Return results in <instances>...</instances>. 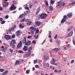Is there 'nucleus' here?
Listing matches in <instances>:
<instances>
[{"instance_id":"f257e3e1","label":"nucleus","mask_w":75,"mask_h":75,"mask_svg":"<svg viewBox=\"0 0 75 75\" xmlns=\"http://www.w3.org/2000/svg\"><path fill=\"white\" fill-rule=\"evenodd\" d=\"M22 43L23 44H24L25 45H27V46H29V45H31V41L28 40L27 42V37L25 36L23 38V40H22Z\"/></svg>"},{"instance_id":"f03ea898","label":"nucleus","mask_w":75,"mask_h":75,"mask_svg":"<svg viewBox=\"0 0 75 75\" xmlns=\"http://www.w3.org/2000/svg\"><path fill=\"white\" fill-rule=\"evenodd\" d=\"M16 42L15 41V40H12L11 42L10 45L11 46L12 48H14V47H16Z\"/></svg>"},{"instance_id":"7ed1b4c3","label":"nucleus","mask_w":75,"mask_h":75,"mask_svg":"<svg viewBox=\"0 0 75 75\" xmlns=\"http://www.w3.org/2000/svg\"><path fill=\"white\" fill-rule=\"evenodd\" d=\"M47 16V14L46 13H42L40 15V18L41 19H45L46 17Z\"/></svg>"},{"instance_id":"20e7f679","label":"nucleus","mask_w":75,"mask_h":75,"mask_svg":"<svg viewBox=\"0 0 75 75\" xmlns=\"http://www.w3.org/2000/svg\"><path fill=\"white\" fill-rule=\"evenodd\" d=\"M66 19H68V18L67 17V16L66 15H64V16L63 18L61 21V23H64L66 21Z\"/></svg>"},{"instance_id":"39448f33","label":"nucleus","mask_w":75,"mask_h":75,"mask_svg":"<svg viewBox=\"0 0 75 75\" xmlns=\"http://www.w3.org/2000/svg\"><path fill=\"white\" fill-rule=\"evenodd\" d=\"M17 8V7L14 5H12L10 8V11H13V10H16Z\"/></svg>"},{"instance_id":"423d86ee","label":"nucleus","mask_w":75,"mask_h":75,"mask_svg":"<svg viewBox=\"0 0 75 75\" xmlns=\"http://www.w3.org/2000/svg\"><path fill=\"white\" fill-rule=\"evenodd\" d=\"M5 38L6 40H11V37L10 36V35H6L5 36Z\"/></svg>"},{"instance_id":"0eeeda50","label":"nucleus","mask_w":75,"mask_h":75,"mask_svg":"<svg viewBox=\"0 0 75 75\" xmlns=\"http://www.w3.org/2000/svg\"><path fill=\"white\" fill-rule=\"evenodd\" d=\"M22 47V42L21 41L17 45V48L20 49Z\"/></svg>"},{"instance_id":"6e6552de","label":"nucleus","mask_w":75,"mask_h":75,"mask_svg":"<svg viewBox=\"0 0 75 75\" xmlns=\"http://www.w3.org/2000/svg\"><path fill=\"white\" fill-rule=\"evenodd\" d=\"M20 33H21V32L20 30H18L16 32L15 34L16 36L17 37H19V36L20 35Z\"/></svg>"},{"instance_id":"1a4fd4ad","label":"nucleus","mask_w":75,"mask_h":75,"mask_svg":"<svg viewBox=\"0 0 75 75\" xmlns=\"http://www.w3.org/2000/svg\"><path fill=\"white\" fill-rule=\"evenodd\" d=\"M16 28V25H15L11 28V29L9 30L8 31L11 32L12 30H14V28Z\"/></svg>"},{"instance_id":"9d476101","label":"nucleus","mask_w":75,"mask_h":75,"mask_svg":"<svg viewBox=\"0 0 75 75\" xmlns=\"http://www.w3.org/2000/svg\"><path fill=\"white\" fill-rule=\"evenodd\" d=\"M23 50L24 51H27L28 50V47L26 46H24Z\"/></svg>"},{"instance_id":"9b49d317","label":"nucleus","mask_w":75,"mask_h":75,"mask_svg":"<svg viewBox=\"0 0 75 75\" xmlns=\"http://www.w3.org/2000/svg\"><path fill=\"white\" fill-rule=\"evenodd\" d=\"M41 24V22L39 21H36L35 22V25L36 26H40Z\"/></svg>"},{"instance_id":"f8f14e48","label":"nucleus","mask_w":75,"mask_h":75,"mask_svg":"<svg viewBox=\"0 0 75 75\" xmlns=\"http://www.w3.org/2000/svg\"><path fill=\"white\" fill-rule=\"evenodd\" d=\"M67 16L68 18H71L72 16V13H69L67 14Z\"/></svg>"},{"instance_id":"ddd939ff","label":"nucleus","mask_w":75,"mask_h":75,"mask_svg":"<svg viewBox=\"0 0 75 75\" xmlns=\"http://www.w3.org/2000/svg\"><path fill=\"white\" fill-rule=\"evenodd\" d=\"M30 30H33V31H35L36 30H37L38 32V28H35L34 27L32 26L30 27Z\"/></svg>"},{"instance_id":"4468645a","label":"nucleus","mask_w":75,"mask_h":75,"mask_svg":"<svg viewBox=\"0 0 75 75\" xmlns=\"http://www.w3.org/2000/svg\"><path fill=\"white\" fill-rule=\"evenodd\" d=\"M20 61L19 60H17L16 61L15 65H14L15 66H16V65H19L20 64Z\"/></svg>"},{"instance_id":"2eb2a0df","label":"nucleus","mask_w":75,"mask_h":75,"mask_svg":"<svg viewBox=\"0 0 75 75\" xmlns=\"http://www.w3.org/2000/svg\"><path fill=\"white\" fill-rule=\"evenodd\" d=\"M8 4H9L8 2H7L6 4H4V5H3V7L4 8L7 7V6H8Z\"/></svg>"},{"instance_id":"dca6fc26","label":"nucleus","mask_w":75,"mask_h":75,"mask_svg":"<svg viewBox=\"0 0 75 75\" xmlns=\"http://www.w3.org/2000/svg\"><path fill=\"white\" fill-rule=\"evenodd\" d=\"M73 34V32L71 31V32L68 35V37H71L72 35Z\"/></svg>"},{"instance_id":"f3484780","label":"nucleus","mask_w":75,"mask_h":75,"mask_svg":"<svg viewBox=\"0 0 75 75\" xmlns=\"http://www.w3.org/2000/svg\"><path fill=\"white\" fill-rule=\"evenodd\" d=\"M44 58L45 60H47V59H49V57L45 55L44 57Z\"/></svg>"},{"instance_id":"a211bd4d","label":"nucleus","mask_w":75,"mask_h":75,"mask_svg":"<svg viewBox=\"0 0 75 75\" xmlns=\"http://www.w3.org/2000/svg\"><path fill=\"white\" fill-rule=\"evenodd\" d=\"M52 50L53 51H56V52H57L59 51V49L58 48H55L54 49H52Z\"/></svg>"},{"instance_id":"6ab92c4d","label":"nucleus","mask_w":75,"mask_h":75,"mask_svg":"<svg viewBox=\"0 0 75 75\" xmlns=\"http://www.w3.org/2000/svg\"><path fill=\"white\" fill-rule=\"evenodd\" d=\"M30 54L31 52H29L28 51V52L26 53V55H27V56H30Z\"/></svg>"},{"instance_id":"aec40b11","label":"nucleus","mask_w":75,"mask_h":75,"mask_svg":"<svg viewBox=\"0 0 75 75\" xmlns=\"http://www.w3.org/2000/svg\"><path fill=\"white\" fill-rule=\"evenodd\" d=\"M24 26L22 25H21V24H20L19 26V28H21L23 29V28H24Z\"/></svg>"},{"instance_id":"412c9836","label":"nucleus","mask_w":75,"mask_h":75,"mask_svg":"<svg viewBox=\"0 0 75 75\" xmlns=\"http://www.w3.org/2000/svg\"><path fill=\"white\" fill-rule=\"evenodd\" d=\"M58 6H62V2L61 1H59L58 3V4L57 5Z\"/></svg>"},{"instance_id":"4be33fe9","label":"nucleus","mask_w":75,"mask_h":75,"mask_svg":"<svg viewBox=\"0 0 75 75\" xmlns=\"http://www.w3.org/2000/svg\"><path fill=\"white\" fill-rule=\"evenodd\" d=\"M7 72H8V71L7 70L6 71H4L3 73V74H2V75H5L6 74H7Z\"/></svg>"},{"instance_id":"5701e85b","label":"nucleus","mask_w":75,"mask_h":75,"mask_svg":"<svg viewBox=\"0 0 75 75\" xmlns=\"http://www.w3.org/2000/svg\"><path fill=\"white\" fill-rule=\"evenodd\" d=\"M49 8L50 9V11H53V7H52V6H49Z\"/></svg>"},{"instance_id":"b1692460","label":"nucleus","mask_w":75,"mask_h":75,"mask_svg":"<svg viewBox=\"0 0 75 75\" xmlns=\"http://www.w3.org/2000/svg\"><path fill=\"white\" fill-rule=\"evenodd\" d=\"M40 7H39L38 8V9H37V11L36 12V14L37 15V14H38V13H39V12H40Z\"/></svg>"},{"instance_id":"393cba45","label":"nucleus","mask_w":75,"mask_h":75,"mask_svg":"<svg viewBox=\"0 0 75 75\" xmlns=\"http://www.w3.org/2000/svg\"><path fill=\"white\" fill-rule=\"evenodd\" d=\"M33 24V23H32V22H31V21H30V22L29 23L28 22L27 23V24L28 25H32Z\"/></svg>"},{"instance_id":"a878e982","label":"nucleus","mask_w":75,"mask_h":75,"mask_svg":"<svg viewBox=\"0 0 75 75\" xmlns=\"http://www.w3.org/2000/svg\"><path fill=\"white\" fill-rule=\"evenodd\" d=\"M38 32L37 30H35L34 31H35V34H37V33L38 34H39V33H40V31L38 30Z\"/></svg>"},{"instance_id":"bb28decb","label":"nucleus","mask_w":75,"mask_h":75,"mask_svg":"<svg viewBox=\"0 0 75 75\" xmlns=\"http://www.w3.org/2000/svg\"><path fill=\"white\" fill-rule=\"evenodd\" d=\"M55 1H54L53 0H51L50 3L51 4H54V3H55Z\"/></svg>"},{"instance_id":"cd10ccee","label":"nucleus","mask_w":75,"mask_h":75,"mask_svg":"<svg viewBox=\"0 0 75 75\" xmlns=\"http://www.w3.org/2000/svg\"><path fill=\"white\" fill-rule=\"evenodd\" d=\"M50 63L51 64H52L53 65H57V64L55 63H54V62H53L52 61H51L50 62Z\"/></svg>"},{"instance_id":"c85d7f7f","label":"nucleus","mask_w":75,"mask_h":75,"mask_svg":"<svg viewBox=\"0 0 75 75\" xmlns=\"http://www.w3.org/2000/svg\"><path fill=\"white\" fill-rule=\"evenodd\" d=\"M73 28V26H71L69 28L68 30L67 31H69L70 30H71V29H72Z\"/></svg>"},{"instance_id":"c756f323","label":"nucleus","mask_w":75,"mask_h":75,"mask_svg":"<svg viewBox=\"0 0 75 75\" xmlns=\"http://www.w3.org/2000/svg\"><path fill=\"white\" fill-rule=\"evenodd\" d=\"M32 47L31 46H30L29 47V49L28 50V51L29 52H31V50H32Z\"/></svg>"},{"instance_id":"7c9ffc66","label":"nucleus","mask_w":75,"mask_h":75,"mask_svg":"<svg viewBox=\"0 0 75 75\" xmlns=\"http://www.w3.org/2000/svg\"><path fill=\"white\" fill-rule=\"evenodd\" d=\"M25 20V18H24L20 22H24Z\"/></svg>"},{"instance_id":"2f4dec72","label":"nucleus","mask_w":75,"mask_h":75,"mask_svg":"<svg viewBox=\"0 0 75 75\" xmlns=\"http://www.w3.org/2000/svg\"><path fill=\"white\" fill-rule=\"evenodd\" d=\"M18 52L19 53H20V54H23L24 53V52L21 51V50H19Z\"/></svg>"},{"instance_id":"473e14b6","label":"nucleus","mask_w":75,"mask_h":75,"mask_svg":"<svg viewBox=\"0 0 75 75\" xmlns=\"http://www.w3.org/2000/svg\"><path fill=\"white\" fill-rule=\"evenodd\" d=\"M22 17H25L26 16V13H25L24 14H22Z\"/></svg>"},{"instance_id":"72a5a7b5","label":"nucleus","mask_w":75,"mask_h":75,"mask_svg":"<svg viewBox=\"0 0 75 75\" xmlns=\"http://www.w3.org/2000/svg\"><path fill=\"white\" fill-rule=\"evenodd\" d=\"M65 5V3L64 2H62V6H64Z\"/></svg>"},{"instance_id":"f704fd0d","label":"nucleus","mask_w":75,"mask_h":75,"mask_svg":"<svg viewBox=\"0 0 75 75\" xmlns=\"http://www.w3.org/2000/svg\"><path fill=\"white\" fill-rule=\"evenodd\" d=\"M62 60H63V61H64V62H65V61H67V59H66V58H65V57H63L62 58Z\"/></svg>"},{"instance_id":"c9c22d12","label":"nucleus","mask_w":75,"mask_h":75,"mask_svg":"<svg viewBox=\"0 0 75 75\" xmlns=\"http://www.w3.org/2000/svg\"><path fill=\"white\" fill-rule=\"evenodd\" d=\"M10 52L11 53H12V52H13V50L11 49V48L9 49Z\"/></svg>"},{"instance_id":"e433bc0d","label":"nucleus","mask_w":75,"mask_h":75,"mask_svg":"<svg viewBox=\"0 0 75 75\" xmlns=\"http://www.w3.org/2000/svg\"><path fill=\"white\" fill-rule=\"evenodd\" d=\"M1 48H3L4 49V50H2V51L3 52H5V50L4 49V46H2L1 47Z\"/></svg>"},{"instance_id":"4c0bfd02","label":"nucleus","mask_w":75,"mask_h":75,"mask_svg":"<svg viewBox=\"0 0 75 75\" xmlns=\"http://www.w3.org/2000/svg\"><path fill=\"white\" fill-rule=\"evenodd\" d=\"M57 36H58V35L56 34L55 36L54 37V39L55 40H57Z\"/></svg>"},{"instance_id":"58836bf2","label":"nucleus","mask_w":75,"mask_h":75,"mask_svg":"<svg viewBox=\"0 0 75 75\" xmlns=\"http://www.w3.org/2000/svg\"><path fill=\"white\" fill-rule=\"evenodd\" d=\"M16 37V36L15 35L13 34L12 36V38H14Z\"/></svg>"},{"instance_id":"ea45409f","label":"nucleus","mask_w":75,"mask_h":75,"mask_svg":"<svg viewBox=\"0 0 75 75\" xmlns=\"http://www.w3.org/2000/svg\"><path fill=\"white\" fill-rule=\"evenodd\" d=\"M6 23L5 21H3L1 22V24H4Z\"/></svg>"},{"instance_id":"a19ab883","label":"nucleus","mask_w":75,"mask_h":75,"mask_svg":"<svg viewBox=\"0 0 75 75\" xmlns=\"http://www.w3.org/2000/svg\"><path fill=\"white\" fill-rule=\"evenodd\" d=\"M0 71L2 72H3V71H4V69H0Z\"/></svg>"},{"instance_id":"79ce46f5","label":"nucleus","mask_w":75,"mask_h":75,"mask_svg":"<svg viewBox=\"0 0 75 75\" xmlns=\"http://www.w3.org/2000/svg\"><path fill=\"white\" fill-rule=\"evenodd\" d=\"M25 8L26 10H29V8H28V7L26 6L25 7Z\"/></svg>"},{"instance_id":"37998d69","label":"nucleus","mask_w":75,"mask_h":75,"mask_svg":"<svg viewBox=\"0 0 75 75\" xmlns=\"http://www.w3.org/2000/svg\"><path fill=\"white\" fill-rule=\"evenodd\" d=\"M73 4H75V1L71 3V5H73Z\"/></svg>"},{"instance_id":"c03bdc74","label":"nucleus","mask_w":75,"mask_h":75,"mask_svg":"<svg viewBox=\"0 0 75 75\" xmlns=\"http://www.w3.org/2000/svg\"><path fill=\"white\" fill-rule=\"evenodd\" d=\"M27 38H29V39H30V38H32V36H31L30 35L27 37Z\"/></svg>"},{"instance_id":"a18cd8bd","label":"nucleus","mask_w":75,"mask_h":75,"mask_svg":"<svg viewBox=\"0 0 75 75\" xmlns=\"http://www.w3.org/2000/svg\"><path fill=\"white\" fill-rule=\"evenodd\" d=\"M26 72H27V74H29L30 73V71H28V70H27Z\"/></svg>"},{"instance_id":"49530a36","label":"nucleus","mask_w":75,"mask_h":75,"mask_svg":"<svg viewBox=\"0 0 75 75\" xmlns=\"http://www.w3.org/2000/svg\"><path fill=\"white\" fill-rule=\"evenodd\" d=\"M19 18H23L22 14L20 15V16H19Z\"/></svg>"},{"instance_id":"de8ad7c7","label":"nucleus","mask_w":75,"mask_h":75,"mask_svg":"<svg viewBox=\"0 0 75 75\" xmlns=\"http://www.w3.org/2000/svg\"><path fill=\"white\" fill-rule=\"evenodd\" d=\"M50 65L48 63H46V67H49Z\"/></svg>"},{"instance_id":"09e8293b","label":"nucleus","mask_w":75,"mask_h":75,"mask_svg":"<svg viewBox=\"0 0 75 75\" xmlns=\"http://www.w3.org/2000/svg\"><path fill=\"white\" fill-rule=\"evenodd\" d=\"M2 10H3V8L0 6V11H1Z\"/></svg>"},{"instance_id":"8fccbe9b","label":"nucleus","mask_w":75,"mask_h":75,"mask_svg":"<svg viewBox=\"0 0 75 75\" xmlns=\"http://www.w3.org/2000/svg\"><path fill=\"white\" fill-rule=\"evenodd\" d=\"M8 15H6L5 16V18H6V19H7V18H8Z\"/></svg>"},{"instance_id":"3c124183","label":"nucleus","mask_w":75,"mask_h":75,"mask_svg":"<svg viewBox=\"0 0 75 75\" xmlns=\"http://www.w3.org/2000/svg\"><path fill=\"white\" fill-rule=\"evenodd\" d=\"M45 40L42 43V45H43V44H44V43H45Z\"/></svg>"},{"instance_id":"603ef678","label":"nucleus","mask_w":75,"mask_h":75,"mask_svg":"<svg viewBox=\"0 0 75 75\" xmlns=\"http://www.w3.org/2000/svg\"><path fill=\"white\" fill-rule=\"evenodd\" d=\"M30 32L32 34H34V31H33V30H30Z\"/></svg>"},{"instance_id":"864d4df0","label":"nucleus","mask_w":75,"mask_h":75,"mask_svg":"<svg viewBox=\"0 0 75 75\" xmlns=\"http://www.w3.org/2000/svg\"><path fill=\"white\" fill-rule=\"evenodd\" d=\"M32 42L33 44H36V42H35V41L34 40H33V41H32Z\"/></svg>"},{"instance_id":"5fc2aeb1","label":"nucleus","mask_w":75,"mask_h":75,"mask_svg":"<svg viewBox=\"0 0 75 75\" xmlns=\"http://www.w3.org/2000/svg\"><path fill=\"white\" fill-rule=\"evenodd\" d=\"M29 20V19H27L25 20V22H27V21H28Z\"/></svg>"},{"instance_id":"6e6d98bb","label":"nucleus","mask_w":75,"mask_h":75,"mask_svg":"<svg viewBox=\"0 0 75 75\" xmlns=\"http://www.w3.org/2000/svg\"><path fill=\"white\" fill-rule=\"evenodd\" d=\"M71 63H74V60H73L71 61Z\"/></svg>"},{"instance_id":"4d7b16f0","label":"nucleus","mask_w":75,"mask_h":75,"mask_svg":"<svg viewBox=\"0 0 75 75\" xmlns=\"http://www.w3.org/2000/svg\"><path fill=\"white\" fill-rule=\"evenodd\" d=\"M39 67V66L38 65H36L35 66V67L36 68H38Z\"/></svg>"},{"instance_id":"13d9d810","label":"nucleus","mask_w":75,"mask_h":75,"mask_svg":"<svg viewBox=\"0 0 75 75\" xmlns=\"http://www.w3.org/2000/svg\"><path fill=\"white\" fill-rule=\"evenodd\" d=\"M37 62V60H35V61H34V64H36V63H37V62Z\"/></svg>"},{"instance_id":"bf43d9fd","label":"nucleus","mask_w":75,"mask_h":75,"mask_svg":"<svg viewBox=\"0 0 75 75\" xmlns=\"http://www.w3.org/2000/svg\"><path fill=\"white\" fill-rule=\"evenodd\" d=\"M73 42L74 44V45H75V41H74V40H73Z\"/></svg>"},{"instance_id":"052dcab7","label":"nucleus","mask_w":75,"mask_h":75,"mask_svg":"<svg viewBox=\"0 0 75 75\" xmlns=\"http://www.w3.org/2000/svg\"><path fill=\"white\" fill-rule=\"evenodd\" d=\"M3 21V18H0V21Z\"/></svg>"},{"instance_id":"680f3d73","label":"nucleus","mask_w":75,"mask_h":75,"mask_svg":"<svg viewBox=\"0 0 75 75\" xmlns=\"http://www.w3.org/2000/svg\"><path fill=\"white\" fill-rule=\"evenodd\" d=\"M32 7V5H30L29 6V8H31Z\"/></svg>"},{"instance_id":"e2e57ef3","label":"nucleus","mask_w":75,"mask_h":75,"mask_svg":"<svg viewBox=\"0 0 75 75\" xmlns=\"http://www.w3.org/2000/svg\"><path fill=\"white\" fill-rule=\"evenodd\" d=\"M52 61L53 62H55V59H52Z\"/></svg>"},{"instance_id":"0e129e2a","label":"nucleus","mask_w":75,"mask_h":75,"mask_svg":"<svg viewBox=\"0 0 75 75\" xmlns=\"http://www.w3.org/2000/svg\"><path fill=\"white\" fill-rule=\"evenodd\" d=\"M35 70V68L34 67H33V71H34Z\"/></svg>"},{"instance_id":"69168bd1","label":"nucleus","mask_w":75,"mask_h":75,"mask_svg":"<svg viewBox=\"0 0 75 75\" xmlns=\"http://www.w3.org/2000/svg\"><path fill=\"white\" fill-rule=\"evenodd\" d=\"M45 4L47 6H48V2H47L46 3H45Z\"/></svg>"},{"instance_id":"338daca9","label":"nucleus","mask_w":75,"mask_h":75,"mask_svg":"<svg viewBox=\"0 0 75 75\" xmlns=\"http://www.w3.org/2000/svg\"><path fill=\"white\" fill-rule=\"evenodd\" d=\"M15 72H16V73H19V71H15Z\"/></svg>"},{"instance_id":"774afa93","label":"nucleus","mask_w":75,"mask_h":75,"mask_svg":"<svg viewBox=\"0 0 75 75\" xmlns=\"http://www.w3.org/2000/svg\"><path fill=\"white\" fill-rule=\"evenodd\" d=\"M49 34H50V35H51V31L49 32Z\"/></svg>"}]
</instances>
